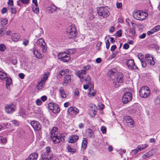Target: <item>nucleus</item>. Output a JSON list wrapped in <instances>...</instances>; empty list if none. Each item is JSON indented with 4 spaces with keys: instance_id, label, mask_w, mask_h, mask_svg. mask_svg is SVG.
<instances>
[{
    "instance_id": "nucleus-1",
    "label": "nucleus",
    "mask_w": 160,
    "mask_h": 160,
    "mask_svg": "<svg viewBox=\"0 0 160 160\" xmlns=\"http://www.w3.org/2000/svg\"><path fill=\"white\" fill-rule=\"evenodd\" d=\"M50 137L51 140L54 144L59 143L60 141H62V139L64 141L62 134L59 132L56 127H54L52 130Z\"/></svg>"
},
{
    "instance_id": "nucleus-2",
    "label": "nucleus",
    "mask_w": 160,
    "mask_h": 160,
    "mask_svg": "<svg viewBox=\"0 0 160 160\" xmlns=\"http://www.w3.org/2000/svg\"><path fill=\"white\" fill-rule=\"evenodd\" d=\"M133 16L134 18L137 20L142 21L148 17V13L142 11H137L133 13Z\"/></svg>"
},
{
    "instance_id": "nucleus-3",
    "label": "nucleus",
    "mask_w": 160,
    "mask_h": 160,
    "mask_svg": "<svg viewBox=\"0 0 160 160\" xmlns=\"http://www.w3.org/2000/svg\"><path fill=\"white\" fill-rule=\"evenodd\" d=\"M69 38H73L76 36L77 32L76 28L74 24L69 26L67 30Z\"/></svg>"
},
{
    "instance_id": "nucleus-4",
    "label": "nucleus",
    "mask_w": 160,
    "mask_h": 160,
    "mask_svg": "<svg viewBox=\"0 0 160 160\" xmlns=\"http://www.w3.org/2000/svg\"><path fill=\"white\" fill-rule=\"evenodd\" d=\"M97 13L99 16L102 17L103 18H107L109 15L108 8L106 7L99 8L98 9Z\"/></svg>"
},
{
    "instance_id": "nucleus-5",
    "label": "nucleus",
    "mask_w": 160,
    "mask_h": 160,
    "mask_svg": "<svg viewBox=\"0 0 160 160\" xmlns=\"http://www.w3.org/2000/svg\"><path fill=\"white\" fill-rule=\"evenodd\" d=\"M139 93L141 97L145 98L149 96L150 91L148 87L143 86L141 88Z\"/></svg>"
},
{
    "instance_id": "nucleus-6",
    "label": "nucleus",
    "mask_w": 160,
    "mask_h": 160,
    "mask_svg": "<svg viewBox=\"0 0 160 160\" xmlns=\"http://www.w3.org/2000/svg\"><path fill=\"white\" fill-rule=\"evenodd\" d=\"M59 59L64 62H67L70 60V55L67 52L60 53L58 55Z\"/></svg>"
},
{
    "instance_id": "nucleus-7",
    "label": "nucleus",
    "mask_w": 160,
    "mask_h": 160,
    "mask_svg": "<svg viewBox=\"0 0 160 160\" xmlns=\"http://www.w3.org/2000/svg\"><path fill=\"white\" fill-rule=\"evenodd\" d=\"M36 44L38 46H40L42 52H45L47 50V45L44 40L42 38H40L36 42Z\"/></svg>"
},
{
    "instance_id": "nucleus-8",
    "label": "nucleus",
    "mask_w": 160,
    "mask_h": 160,
    "mask_svg": "<svg viewBox=\"0 0 160 160\" xmlns=\"http://www.w3.org/2000/svg\"><path fill=\"white\" fill-rule=\"evenodd\" d=\"M48 108L55 113L59 112L60 111L58 106L56 104L53 102L49 103L48 105Z\"/></svg>"
},
{
    "instance_id": "nucleus-9",
    "label": "nucleus",
    "mask_w": 160,
    "mask_h": 160,
    "mask_svg": "<svg viewBox=\"0 0 160 160\" xmlns=\"http://www.w3.org/2000/svg\"><path fill=\"white\" fill-rule=\"evenodd\" d=\"M132 99V94L131 93L128 92L126 93L122 97V102L124 104L128 103Z\"/></svg>"
},
{
    "instance_id": "nucleus-10",
    "label": "nucleus",
    "mask_w": 160,
    "mask_h": 160,
    "mask_svg": "<svg viewBox=\"0 0 160 160\" xmlns=\"http://www.w3.org/2000/svg\"><path fill=\"white\" fill-rule=\"evenodd\" d=\"M15 106L12 103L7 104L5 107V110L8 113H12L15 110Z\"/></svg>"
},
{
    "instance_id": "nucleus-11",
    "label": "nucleus",
    "mask_w": 160,
    "mask_h": 160,
    "mask_svg": "<svg viewBox=\"0 0 160 160\" xmlns=\"http://www.w3.org/2000/svg\"><path fill=\"white\" fill-rule=\"evenodd\" d=\"M86 73V71L85 70H78L76 72V75L80 78L81 82L84 81V76Z\"/></svg>"
},
{
    "instance_id": "nucleus-12",
    "label": "nucleus",
    "mask_w": 160,
    "mask_h": 160,
    "mask_svg": "<svg viewBox=\"0 0 160 160\" xmlns=\"http://www.w3.org/2000/svg\"><path fill=\"white\" fill-rule=\"evenodd\" d=\"M156 152L154 149H152L151 150L148 151L145 154L142 155V158L143 159H145L148 158L154 154Z\"/></svg>"
},
{
    "instance_id": "nucleus-13",
    "label": "nucleus",
    "mask_w": 160,
    "mask_h": 160,
    "mask_svg": "<svg viewBox=\"0 0 160 160\" xmlns=\"http://www.w3.org/2000/svg\"><path fill=\"white\" fill-rule=\"evenodd\" d=\"M68 114L71 115H72L73 114L76 115L79 113V110L75 107H71L68 109Z\"/></svg>"
},
{
    "instance_id": "nucleus-14",
    "label": "nucleus",
    "mask_w": 160,
    "mask_h": 160,
    "mask_svg": "<svg viewBox=\"0 0 160 160\" xmlns=\"http://www.w3.org/2000/svg\"><path fill=\"white\" fill-rule=\"evenodd\" d=\"M127 63L128 68L130 69H134L137 68V66L135 65L134 60L132 59L127 60Z\"/></svg>"
},
{
    "instance_id": "nucleus-15",
    "label": "nucleus",
    "mask_w": 160,
    "mask_h": 160,
    "mask_svg": "<svg viewBox=\"0 0 160 160\" xmlns=\"http://www.w3.org/2000/svg\"><path fill=\"white\" fill-rule=\"evenodd\" d=\"M31 125L33 128L35 130H40L41 126L39 123L36 121H32L31 122Z\"/></svg>"
},
{
    "instance_id": "nucleus-16",
    "label": "nucleus",
    "mask_w": 160,
    "mask_h": 160,
    "mask_svg": "<svg viewBox=\"0 0 160 160\" xmlns=\"http://www.w3.org/2000/svg\"><path fill=\"white\" fill-rule=\"evenodd\" d=\"M145 57L148 63L151 65H153L155 64V62L153 60V57L152 56H150L149 54H147L145 55Z\"/></svg>"
},
{
    "instance_id": "nucleus-17",
    "label": "nucleus",
    "mask_w": 160,
    "mask_h": 160,
    "mask_svg": "<svg viewBox=\"0 0 160 160\" xmlns=\"http://www.w3.org/2000/svg\"><path fill=\"white\" fill-rule=\"evenodd\" d=\"M79 138L78 135H71L68 138V142L70 143H74L76 142Z\"/></svg>"
},
{
    "instance_id": "nucleus-18",
    "label": "nucleus",
    "mask_w": 160,
    "mask_h": 160,
    "mask_svg": "<svg viewBox=\"0 0 160 160\" xmlns=\"http://www.w3.org/2000/svg\"><path fill=\"white\" fill-rule=\"evenodd\" d=\"M160 30V25H157L154 28L152 29L150 31L147 32V34L148 35H150L154 33V32H158Z\"/></svg>"
},
{
    "instance_id": "nucleus-19",
    "label": "nucleus",
    "mask_w": 160,
    "mask_h": 160,
    "mask_svg": "<svg viewBox=\"0 0 160 160\" xmlns=\"http://www.w3.org/2000/svg\"><path fill=\"white\" fill-rule=\"evenodd\" d=\"M38 157V155L37 153L33 152L31 154L26 160H37Z\"/></svg>"
},
{
    "instance_id": "nucleus-20",
    "label": "nucleus",
    "mask_w": 160,
    "mask_h": 160,
    "mask_svg": "<svg viewBox=\"0 0 160 160\" xmlns=\"http://www.w3.org/2000/svg\"><path fill=\"white\" fill-rule=\"evenodd\" d=\"M71 82V76L69 75H66L64 78V80L62 84L64 86H66L68 83Z\"/></svg>"
},
{
    "instance_id": "nucleus-21",
    "label": "nucleus",
    "mask_w": 160,
    "mask_h": 160,
    "mask_svg": "<svg viewBox=\"0 0 160 160\" xmlns=\"http://www.w3.org/2000/svg\"><path fill=\"white\" fill-rule=\"evenodd\" d=\"M58 91L59 93V95L61 96L62 98H66V95L65 91L64 90L63 88L62 87H60L58 89Z\"/></svg>"
},
{
    "instance_id": "nucleus-22",
    "label": "nucleus",
    "mask_w": 160,
    "mask_h": 160,
    "mask_svg": "<svg viewBox=\"0 0 160 160\" xmlns=\"http://www.w3.org/2000/svg\"><path fill=\"white\" fill-rule=\"evenodd\" d=\"M116 80L117 82L119 83H122L123 81L122 78V74L120 72H119L117 74Z\"/></svg>"
},
{
    "instance_id": "nucleus-23",
    "label": "nucleus",
    "mask_w": 160,
    "mask_h": 160,
    "mask_svg": "<svg viewBox=\"0 0 160 160\" xmlns=\"http://www.w3.org/2000/svg\"><path fill=\"white\" fill-rule=\"evenodd\" d=\"M96 94V91L93 89V86L90 87L88 93V96L89 97L94 96Z\"/></svg>"
},
{
    "instance_id": "nucleus-24",
    "label": "nucleus",
    "mask_w": 160,
    "mask_h": 160,
    "mask_svg": "<svg viewBox=\"0 0 160 160\" xmlns=\"http://www.w3.org/2000/svg\"><path fill=\"white\" fill-rule=\"evenodd\" d=\"M34 55L36 56V57L39 59H41L42 58V55L37 50L34 49L33 51Z\"/></svg>"
},
{
    "instance_id": "nucleus-25",
    "label": "nucleus",
    "mask_w": 160,
    "mask_h": 160,
    "mask_svg": "<svg viewBox=\"0 0 160 160\" xmlns=\"http://www.w3.org/2000/svg\"><path fill=\"white\" fill-rule=\"evenodd\" d=\"M124 119L127 123H129L132 125H133L134 122L131 117L129 116H125L124 117Z\"/></svg>"
},
{
    "instance_id": "nucleus-26",
    "label": "nucleus",
    "mask_w": 160,
    "mask_h": 160,
    "mask_svg": "<svg viewBox=\"0 0 160 160\" xmlns=\"http://www.w3.org/2000/svg\"><path fill=\"white\" fill-rule=\"evenodd\" d=\"M42 160H51V156L50 154L44 153L42 156Z\"/></svg>"
},
{
    "instance_id": "nucleus-27",
    "label": "nucleus",
    "mask_w": 160,
    "mask_h": 160,
    "mask_svg": "<svg viewBox=\"0 0 160 160\" xmlns=\"http://www.w3.org/2000/svg\"><path fill=\"white\" fill-rule=\"evenodd\" d=\"M45 83V80L43 79H42L37 84V87L38 89H41L43 87V85Z\"/></svg>"
},
{
    "instance_id": "nucleus-28",
    "label": "nucleus",
    "mask_w": 160,
    "mask_h": 160,
    "mask_svg": "<svg viewBox=\"0 0 160 160\" xmlns=\"http://www.w3.org/2000/svg\"><path fill=\"white\" fill-rule=\"evenodd\" d=\"M6 85L8 89H9L12 83V80L9 77H7L6 80Z\"/></svg>"
},
{
    "instance_id": "nucleus-29",
    "label": "nucleus",
    "mask_w": 160,
    "mask_h": 160,
    "mask_svg": "<svg viewBox=\"0 0 160 160\" xmlns=\"http://www.w3.org/2000/svg\"><path fill=\"white\" fill-rule=\"evenodd\" d=\"M148 146V145L146 144H141L138 145L137 147V148L138 150H139L140 152L146 148Z\"/></svg>"
},
{
    "instance_id": "nucleus-30",
    "label": "nucleus",
    "mask_w": 160,
    "mask_h": 160,
    "mask_svg": "<svg viewBox=\"0 0 160 160\" xmlns=\"http://www.w3.org/2000/svg\"><path fill=\"white\" fill-rule=\"evenodd\" d=\"M19 38V36L17 34H13L12 36V39L14 42L18 41Z\"/></svg>"
},
{
    "instance_id": "nucleus-31",
    "label": "nucleus",
    "mask_w": 160,
    "mask_h": 160,
    "mask_svg": "<svg viewBox=\"0 0 160 160\" xmlns=\"http://www.w3.org/2000/svg\"><path fill=\"white\" fill-rule=\"evenodd\" d=\"M128 32L129 36L133 37L134 36L135 32V30L133 28H129L128 30Z\"/></svg>"
},
{
    "instance_id": "nucleus-32",
    "label": "nucleus",
    "mask_w": 160,
    "mask_h": 160,
    "mask_svg": "<svg viewBox=\"0 0 160 160\" xmlns=\"http://www.w3.org/2000/svg\"><path fill=\"white\" fill-rule=\"evenodd\" d=\"M87 139L85 138H84L83 139L82 142V148L85 149L87 147Z\"/></svg>"
},
{
    "instance_id": "nucleus-33",
    "label": "nucleus",
    "mask_w": 160,
    "mask_h": 160,
    "mask_svg": "<svg viewBox=\"0 0 160 160\" xmlns=\"http://www.w3.org/2000/svg\"><path fill=\"white\" fill-rule=\"evenodd\" d=\"M7 77V73L2 72H0V79L2 80H4Z\"/></svg>"
},
{
    "instance_id": "nucleus-34",
    "label": "nucleus",
    "mask_w": 160,
    "mask_h": 160,
    "mask_svg": "<svg viewBox=\"0 0 160 160\" xmlns=\"http://www.w3.org/2000/svg\"><path fill=\"white\" fill-rule=\"evenodd\" d=\"M91 79L90 77L88 75L86 76L85 77V82L88 84H92L91 82Z\"/></svg>"
},
{
    "instance_id": "nucleus-35",
    "label": "nucleus",
    "mask_w": 160,
    "mask_h": 160,
    "mask_svg": "<svg viewBox=\"0 0 160 160\" xmlns=\"http://www.w3.org/2000/svg\"><path fill=\"white\" fill-rule=\"evenodd\" d=\"M6 28L3 27L0 29V37H2L5 33Z\"/></svg>"
},
{
    "instance_id": "nucleus-36",
    "label": "nucleus",
    "mask_w": 160,
    "mask_h": 160,
    "mask_svg": "<svg viewBox=\"0 0 160 160\" xmlns=\"http://www.w3.org/2000/svg\"><path fill=\"white\" fill-rule=\"evenodd\" d=\"M1 24L2 25H6L7 24L8 21L5 18H2L1 20Z\"/></svg>"
},
{
    "instance_id": "nucleus-37",
    "label": "nucleus",
    "mask_w": 160,
    "mask_h": 160,
    "mask_svg": "<svg viewBox=\"0 0 160 160\" xmlns=\"http://www.w3.org/2000/svg\"><path fill=\"white\" fill-rule=\"evenodd\" d=\"M154 102L156 105H160V96H158L155 98Z\"/></svg>"
},
{
    "instance_id": "nucleus-38",
    "label": "nucleus",
    "mask_w": 160,
    "mask_h": 160,
    "mask_svg": "<svg viewBox=\"0 0 160 160\" xmlns=\"http://www.w3.org/2000/svg\"><path fill=\"white\" fill-rule=\"evenodd\" d=\"M67 148L68 151L70 152L74 153L76 152L75 149L72 148L70 146H68L67 147Z\"/></svg>"
},
{
    "instance_id": "nucleus-39",
    "label": "nucleus",
    "mask_w": 160,
    "mask_h": 160,
    "mask_svg": "<svg viewBox=\"0 0 160 160\" xmlns=\"http://www.w3.org/2000/svg\"><path fill=\"white\" fill-rule=\"evenodd\" d=\"M93 84H88L87 83L86 84H84L83 85V88L85 90L87 89L88 88L90 89V87H93Z\"/></svg>"
},
{
    "instance_id": "nucleus-40",
    "label": "nucleus",
    "mask_w": 160,
    "mask_h": 160,
    "mask_svg": "<svg viewBox=\"0 0 160 160\" xmlns=\"http://www.w3.org/2000/svg\"><path fill=\"white\" fill-rule=\"evenodd\" d=\"M6 49V46L3 44H0V51L1 52H3L5 51Z\"/></svg>"
},
{
    "instance_id": "nucleus-41",
    "label": "nucleus",
    "mask_w": 160,
    "mask_h": 160,
    "mask_svg": "<svg viewBox=\"0 0 160 160\" xmlns=\"http://www.w3.org/2000/svg\"><path fill=\"white\" fill-rule=\"evenodd\" d=\"M88 132L90 134V137L91 138H94V136L92 130L91 129L88 130Z\"/></svg>"
},
{
    "instance_id": "nucleus-42",
    "label": "nucleus",
    "mask_w": 160,
    "mask_h": 160,
    "mask_svg": "<svg viewBox=\"0 0 160 160\" xmlns=\"http://www.w3.org/2000/svg\"><path fill=\"white\" fill-rule=\"evenodd\" d=\"M9 9L12 13L15 14L16 12V9L14 7H11Z\"/></svg>"
},
{
    "instance_id": "nucleus-43",
    "label": "nucleus",
    "mask_w": 160,
    "mask_h": 160,
    "mask_svg": "<svg viewBox=\"0 0 160 160\" xmlns=\"http://www.w3.org/2000/svg\"><path fill=\"white\" fill-rule=\"evenodd\" d=\"M139 152V150H138L137 148V147L135 149L132 150L131 153L132 155H134Z\"/></svg>"
},
{
    "instance_id": "nucleus-44",
    "label": "nucleus",
    "mask_w": 160,
    "mask_h": 160,
    "mask_svg": "<svg viewBox=\"0 0 160 160\" xmlns=\"http://www.w3.org/2000/svg\"><path fill=\"white\" fill-rule=\"evenodd\" d=\"M101 130L103 134L105 133L106 132V128L104 126L102 127Z\"/></svg>"
},
{
    "instance_id": "nucleus-45",
    "label": "nucleus",
    "mask_w": 160,
    "mask_h": 160,
    "mask_svg": "<svg viewBox=\"0 0 160 160\" xmlns=\"http://www.w3.org/2000/svg\"><path fill=\"white\" fill-rule=\"evenodd\" d=\"M33 11L36 13L38 14L39 12V8L37 7H36L35 8H33Z\"/></svg>"
},
{
    "instance_id": "nucleus-46",
    "label": "nucleus",
    "mask_w": 160,
    "mask_h": 160,
    "mask_svg": "<svg viewBox=\"0 0 160 160\" xmlns=\"http://www.w3.org/2000/svg\"><path fill=\"white\" fill-rule=\"evenodd\" d=\"M46 152L44 153H47L48 154H50L49 153L50 152L51 149L49 147H46Z\"/></svg>"
},
{
    "instance_id": "nucleus-47",
    "label": "nucleus",
    "mask_w": 160,
    "mask_h": 160,
    "mask_svg": "<svg viewBox=\"0 0 160 160\" xmlns=\"http://www.w3.org/2000/svg\"><path fill=\"white\" fill-rule=\"evenodd\" d=\"M51 8L52 10V11H55L58 8L54 4H52L51 6Z\"/></svg>"
},
{
    "instance_id": "nucleus-48",
    "label": "nucleus",
    "mask_w": 160,
    "mask_h": 160,
    "mask_svg": "<svg viewBox=\"0 0 160 160\" xmlns=\"http://www.w3.org/2000/svg\"><path fill=\"white\" fill-rule=\"evenodd\" d=\"M117 8H121L122 7V4L121 2H117L116 4Z\"/></svg>"
},
{
    "instance_id": "nucleus-49",
    "label": "nucleus",
    "mask_w": 160,
    "mask_h": 160,
    "mask_svg": "<svg viewBox=\"0 0 160 160\" xmlns=\"http://www.w3.org/2000/svg\"><path fill=\"white\" fill-rule=\"evenodd\" d=\"M117 36L118 37H120L122 35L121 30H119L118 31L116 32Z\"/></svg>"
},
{
    "instance_id": "nucleus-50",
    "label": "nucleus",
    "mask_w": 160,
    "mask_h": 160,
    "mask_svg": "<svg viewBox=\"0 0 160 160\" xmlns=\"http://www.w3.org/2000/svg\"><path fill=\"white\" fill-rule=\"evenodd\" d=\"M108 73L110 74V77H112L114 75V71H113V70H110Z\"/></svg>"
},
{
    "instance_id": "nucleus-51",
    "label": "nucleus",
    "mask_w": 160,
    "mask_h": 160,
    "mask_svg": "<svg viewBox=\"0 0 160 160\" xmlns=\"http://www.w3.org/2000/svg\"><path fill=\"white\" fill-rule=\"evenodd\" d=\"M141 60L142 61V62H141L142 63V67L144 68L145 67L147 66L146 63L144 61V60L142 61V59H141Z\"/></svg>"
},
{
    "instance_id": "nucleus-52",
    "label": "nucleus",
    "mask_w": 160,
    "mask_h": 160,
    "mask_svg": "<svg viewBox=\"0 0 160 160\" xmlns=\"http://www.w3.org/2000/svg\"><path fill=\"white\" fill-rule=\"evenodd\" d=\"M28 40L27 39H25L24 40L23 42V44L25 46L28 45Z\"/></svg>"
},
{
    "instance_id": "nucleus-53",
    "label": "nucleus",
    "mask_w": 160,
    "mask_h": 160,
    "mask_svg": "<svg viewBox=\"0 0 160 160\" xmlns=\"http://www.w3.org/2000/svg\"><path fill=\"white\" fill-rule=\"evenodd\" d=\"M11 122L13 124L16 126L18 125L19 124L18 122L15 120L12 121Z\"/></svg>"
},
{
    "instance_id": "nucleus-54",
    "label": "nucleus",
    "mask_w": 160,
    "mask_h": 160,
    "mask_svg": "<svg viewBox=\"0 0 160 160\" xmlns=\"http://www.w3.org/2000/svg\"><path fill=\"white\" fill-rule=\"evenodd\" d=\"M106 48L107 49H108L110 46V43L108 40H107L106 42Z\"/></svg>"
},
{
    "instance_id": "nucleus-55",
    "label": "nucleus",
    "mask_w": 160,
    "mask_h": 160,
    "mask_svg": "<svg viewBox=\"0 0 160 160\" xmlns=\"http://www.w3.org/2000/svg\"><path fill=\"white\" fill-rule=\"evenodd\" d=\"M7 12V9L6 8H3L2 10V13L4 14Z\"/></svg>"
},
{
    "instance_id": "nucleus-56",
    "label": "nucleus",
    "mask_w": 160,
    "mask_h": 160,
    "mask_svg": "<svg viewBox=\"0 0 160 160\" xmlns=\"http://www.w3.org/2000/svg\"><path fill=\"white\" fill-rule=\"evenodd\" d=\"M36 103L37 105H40L42 104V101L40 100L37 99L36 100Z\"/></svg>"
},
{
    "instance_id": "nucleus-57",
    "label": "nucleus",
    "mask_w": 160,
    "mask_h": 160,
    "mask_svg": "<svg viewBox=\"0 0 160 160\" xmlns=\"http://www.w3.org/2000/svg\"><path fill=\"white\" fill-rule=\"evenodd\" d=\"M98 106L99 109L101 110H102L104 108V106L103 104H100L98 105Z\"/></svg>"
},
{
    "instance_id": "nucleus-58",
    "label": "nucleus",
    "mask_w": 160,
    "mask_h": 160,
    "mask_svg": "<svg viewBox=\"0 0 160 160\" xmlns=\"http://www.w3.org/2000/svg\"><path fill=\"white\" fill-rule=\"evenodd\" d=\"M65 74V71L64 70H62L59 72V74L61 76L64 75Z\"/></svg>"
},
{
    "instance_id": "nucleus-59",
    "label": "nucleus",
    "mask_w": 160,
    "mask_h": 160,
    "mask_svg": "<svg viewBox=\"0 0 160 160\" xmlns=\"http://www.w3.org/2000/svg\"><path fill=\"white\" fill-rule=\"evenodd\" d=\"M115 30V28L113 26H112L109 30V31L111 33L113 32Z\"/></svg>"
},
{
    "instance_id": "nucleus-60",
    "label": "nucleus",
    "mask_w": 160,
    "mask_h": 160,
    "mask_svg": "<svg viewBox=\"0 0 160 160\" xmlns=\"http://www.w3.org/2000/svg\"><path fill=\"white\" fill-rule=\"evenodd\" d=\"M123 48L126 49H127L129 48V45L127 43H125L123 45Z\"/></svg>"
},
{
    "instance_id": "nucleus-61",
    "label": "nucleus",
    "mask_w": 160,
    "mask_h": 160,
    "mask_svg": "<svg viewBox=\"0 0 160 160\" xmlns=\"http://www.w3.org/2000/svg\"><path fill=\"white\" fill-rule=\"evenodd\" d=\"M90 67L89 65H87L83 67V68L84 69L83 70H85V71L86 72V71L88 70L89 69Z\"/></svg>"
},
{
    "instance_id": "nucleus-62",
    "label": "nucleus",
    "mask_w": 160,
    "mask_h": 160,
    "mask_svg": "<svg viewBox=\"0 0 160 160\" xmlns=\"http://www.w3.org/2000/svg\"><path fill=\"white\" fill-rule=\"evenodd\" d=\"M8 4L11 6L13 5V0H9L8 2Z\"/></svg>"
},
{
    "instance_id": "nucleus-63",
    "label": "nucleus",
    "mask_w": 160,
    "mask_h": 160,
    "mask_svg": "<svg viewBox=\"0 0 160 160\" xmlns=\"http://www.w3.org/2000/svg\"><path fill=\"white\" fill-rule=\"evenodd\" d=\"M18 76L21 79H22L24 78V75L22 73H20L18 75Z\"/></svg>"
},
{
    "instance_id": "nucleus-64",
    "label": "nucleus",
    "mask_w": 160,
    "mask_h": 160,
    "mask_svg": "<svg viewBox=\"0 0 160 160\" xmlns=\"http://www.w3.org/2000/svg\"><path fill=\"white\" fill-rule=\"evenodd\" d=\"M17 63V61L16 59H13L12 61V63L14 65H16Z\"/></svg>"
}]
</instances>
